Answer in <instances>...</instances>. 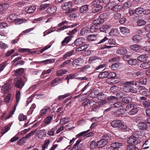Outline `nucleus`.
<instances>
[{
  "label": "nucleus",
  "mask_w": 150,
  "mask_h": 150,
  "mask_svg": "<svg viewBox=\"0 0 150 150\" xmlns=\"http://www.w3.org/2000/svg\"><path fill=\"white\" fill-rule=\"evenodd\" d=\"M111 125L113 127H119L121 129H125L127 127L124 125L123 122L120 120H114L111 122Z\"/></svg>",
  "instance_id": "nucleus-1"
},
{
  "label": "nucleus",
  "mask_w": 150,
  "mask_h": 150,
  "mask_svg": "<svg viewBox=\"0 0 150 150\" xmlns=\"http://www.w3.org/2000/svg\"><path fill=\"white\" fill-rule=\"evenodd\" d=\"M13 84L15 87L21 89L25 84L22 79L20 78H15L13 81Z\"/></svg>",
  "instance_id": "nucleus-2"
},
{
  "label": "nucleus",
  "mask_w": 150,
  "mask_h": 150,
  "mask_svg": "<svg viewBox=\"0 0 150 150\" xmlns=\"http://www.w3.org/2000/svg\"><path fill=\"white\" fill-rule=\"evenodd\" d=\"M127 142L129 144L135 145L139 143L140 142L138 140V138L131 136L128 138Z\"/></svg>",
  "instance_id": "nucleus-3"
},
{
  "label": "nucleus",
  "mask_w": 150,
  "mask_h": 150,
  "mask_svg": "<svg viewBox=\"0 0 150 150\" xmlns=\"http://www.w3.org/2000/svg\"><path fill=\"white\" fill-rule=\"evenodd\" d=\"M127 111L126 109L124 108L119 109L114 112L113 114L116 117H121L122 115L125 114V112Z\"/></svg>",
  "instance_id": "nucleus-4"
},
{
  "label": "nucleus",
  "mask_w": 150,
  "mask_h": 150,
  "mask_svg": "<svg viewBox=\"0 0 150 150\" xmlns=\"http://www.w3.org/2000/svg\"><path fill=\"white\" fill-rule=\"evenodd\" d=\"M116 76V74L114 72H110L108 73V75L107 77L108 78L107 80V82L109 84H114V82H110V79H115Z\"/></svg>",
  "instance_id": "nucleus-5"
},
{
  "label": "nucleus",
  "mask_w": 150,
  "mask_h": 150,
  "mask_svg": "<svg viewBox=\"0 0 150 150\" xmlns=\"http://www.w3.org/2000/svg\"><path fill=\"white\" fill-rule=\"evenodd\" d=\"M129 105V107L131 109L128 113L129 115H133L136 114L138 111V109L134 104H130Z\"/></svg>",
  "instance_id": "nucleus-6"
},
{
  "label": "nucleus",
  "mask_w": 150,
  "mask_h": 150,
  "mask_svg": "<svg viewBox=\"0 0 150 150\" xmlns=\"http://www.w3.org/2000/svg\"><path fill=\"white\" fill-rule=\"evenodd\" d=\"M50 109V107L48 106H45L40 111L38 117V118H41L46 115L47 111Z\"/></svg>",
  "instance_id": "nucleus-7"
},
{
  "label": "nucleus",
  "mask_w": 150,
  "mask_h": 150,
  "mask_svg": "<svg viewBox=\"0 0 150 150\" xmlns=\"http://www.w3.org/2000/svg\"><path fill=\"white\" fill-rule=\"evenodd\" d=\"M72 6V3L71 1H69L68 2L65 3L62 5V8L63 10H66L68 9V12L66 11L65 13H70L71 11L70 10V8Z\"/></svg>",
  "instance_id": "nucleus-8"
},
{
  "label": "nucleus",
  "mask_w": 150,
  "mask_h": 150,
  "mask_svg": "<svg viewBox=\"0 0 150 150\" xmlns=\"http://www.w3.org/2000/svg\"><path fill=\"white\" fill-rule=\"evenodd\" d=\"M108 142L107 139H102L97 142L96 146L99 148H102L104 147Z\"/></svg>",
  "instance_id": "nucleus-9"
},
{
  "label": "nucleus",
  "mask_w": 150,
  "mask_h": 150,
  "mask_svg": "<svg viewBox=\"0 0 150 150\" xmlns=\"http://www.w3.org/2000/svg\"><path fill=\"white\" fill-rule=\"evenodd\" d=\"M76 75L75 74H71L69 75H68L66 78V79L69 80L70 79H75L80 80H86L87 79V78L86 77H78L76 78Z\"/></svg>",
  "instance_id": "nucleus-10"
},
{
  "label": "nucleus",
  "mask_w": 150,
  "mask_h": 150,
  "mask_svg": "<svg viewBox=\"0 0 150 150\" xmlns=\"http://www.w3.org/2000/svg\"><path fill=\"white\" fill-rule=\"evenodd\" d=\"M114 3H113L110 6H109L108 8L115 12L118 11L120 10L121 6L120 5H117Z\"/></svg>",
  "instance_id": "nucleus-11"
},
{
  "label": "nucleus",
  "mask_w": 150,
  "mask_h": 150,
  "mask_svg": "<svg viewBox=\"0 0 150 150\" xmlns=\"http://www.w3.org/2000/svg\"><path fill=\"white\" fill-rule=\"evenodd\" d=\"M88 47V45L87 44H84L83 45L79 46L76 49L77 52H85L87 51V49Z\"/></svg>",
  "instance_id": "nucleus-12"
},
{
  "label": "nucleus",
  "mask_w": 150,
  "mask_h": 150,
  "mask_svg": "<svg viewBox=\"0 0 150 150\" xmlns=\"http://www.w3.org/2000/svg\"><path fill=\"white\" fill-rule=\"evenodd\" d=\"M120 31L121 33L124 35H126L130 33L129 29L127 27H120Z\"/></svg>",
  "instance_id": "nucleus-13"
},
{
  "label": "nucleus",
  "mask_w": 150,
  "mask_h": 150,
  "mask_svg": "<svg viewBox=\"0 0 150 150\" xmlns=\"http://www.w3.org/2000/svg\"><path fill=\"white\" fill-rule=\"evenodd\" d=\"M17 15L14 14L10 15L7 18V20L9 22H14L17 18Z\"/></svg>",
  "instance_id": "nucleus-14"
},
{
  "label": "nucleus",
  "mask_w": 150,
  "mask_h": 150,
  "mask_svg": "<svg viewBox=\"0 0 150 150\" xmlns=\"http://www.w3.org/2000/svg\"><path fill=\"white\" fill-rule=\"evenodd\" d=\"M137 125L140 129L143 130H146L148 127L146 123L144 122H139L138 124Z\"/></svg>",
  "instance_id": "nucleus-15"
},
{
  "label": "nucleus",
  "mask_w": 150,
  "mask_h": 150,
  "mask_svg": "<svg viewBox=\"0 0 150 150\" xmlns=\"http://www.w3.org/2000/svg\"><path fill=\"white\" fill-rule=\"evenodd\" d=\"M119 34V32L117 28H113L111 29L109 33L110 36H116Z\"/></svg>",
  "instance_id": "nucleus-16"
},
{
  "label": "nucleus",
  "mask_w": 150,
  "mask_h": 150,
  "mask_svg": "<svg viewBox=\"0 0 150 150\" xmlns=\"http://www.w3.org/2000/svg\"><path fill=\"white\" fill-rule=\"evenodd\" d=\"M10 89L9 84L5 83L2 86L1 91L2 92L6 93L10 90Z\"/></svg>",
  "instance_id": "nucleus-17"
},
{
  "label": "nucleus",
  "mask_w": 150,
  "mask_h": 150,
  "mask_svg": "<svg viewBox=\"0 0 150 150\" xmlns=\"http://www.w3.org/2000/svg\"><path fill=\"white\" fill-rule=\"evenodd\" d=\"M123 146V144L122 142H115L111 144L110 146L112 148H117V149L120 148Z\"/></svg>",
  "instance_id": "nucleus-18"
},
{
  "label": "nucleus",
  "mask_w": 150,
  "mask_h": 150,
  "mask_svg": "<svg viewBox=\"0 0 150 150\" xmlns=\"http://www.w3.org/2000/svg\"><path fill=\"white\" fill-rule=\"evenodd\" d=\"M127 51V49L122 47H119L117 50V52L119 54H126Z\"/></svg>",
  "instance_id": "nucleus-19"
},
{
  "label": "nucleus",
  "mask_w": 150,
  "mask_h": 150,
  "mask_svg": "<svg viewBox=\"0 0 150 150\" xmlns=\"http://www.w3.org/2000/svg\"><path fill=\"white\" fill-rule=\"evenodd\" d=\"M111 27V25H103L101 26L100 28V30L102 32H105L108 29H110Z\"/></svg>",
  "instance_id": "nucleus-20"
},
{
  "label": "nucleus",
  "mask_w": 150,
  "mask_h": 150,
  "mask_svg": "<svg viewBox=\"0 0 150 150\" xmlns=\"http://www.w3.org/2000/svg\"><path fill=\"white\" fill-rule=\"evenodd\" d=\"M74 51L73 50L66 52L63 55V59L64 60L70 57L74 54Z\"/></svg>",
  "instance_id": "nucleus-21"
},
{
  "label": "nucleus",
  "mask_w": 150,
  "mask_h": 150,
  "mask_svg": "<svg viewBox=\"0 0 150 150\" xmlns=\"http://www.w3.org/2000/svg\"><path fill=\"white\" fill-rule=\"evenodd\" d=\"M147 82V80L145 78H143L140 79L139 81L136 82L135 85L136 86H139L140 84L142 85H145Z\"/></svg>",
  "instance_id": "nucleus-22"
},
{
  "label": "nucleus",
  "mask_w": 150,
  "mask_h": 150,
  "mask_svg": "<svg viewBox=\"0 0 150 150\" xmlns=\"http://www.w3.org/2000/svg\"><path fill=\"white\" fill-rule=\"evenodd\" d=\"M35 9L34 6H28L25 8V11L28 13H32L34 11Z\"/></svg>",
  "instance_id": "nucleus-23"
},
{
  "label": "nucleus",
  "mask_w": 150,
  "mask_h": 150,
  "mask_svg": "<svg viewBox=\"0 0 150 150\" xmlns=\"http://www.w3.org/2000/svg\"><path fill=\"white\" fill-rule=\"evenodd\" d=\"M82 59L81 58H77L75 59L73 62L72 65L75 67H79L80 63L82 61Z\"/></svg>",
  "instance_id": "nucleus-24"
},
{
  "label": "nucleus",
  "mask_w": 150,
  "mask_h": 150,
  "mask_svg": "<svg viewBox=\"0 0 150 150\" xmlns=\"http://www.w3.org/2000/svg\"><path fill=\"white\" fill-rule=\"evenodd\" d=\"M56 7L54 6H51L47 9V12L48 13L52 14L56 11Z\"/></svg>",
  "instance_id": "nucleus-25"
},
{
  "label": "nucleus",
  "mask_w": 150,
  "mask_h": 150,
  "mask_svg": "<svg viewBox=\"0 0 150 150\" xmlns=\"http://www.w3.org/2000/svg\"><path fill=\"white\" fill-rule=\"evenodd\" d=\"M83 39L81 38H79L77 39L72 44L73 46H74V45L75 46H79L82 44L83 42Z\"/></svg>",
  "instance_id": "nucleus-26"
},
{
  "label": "nucleus",
  "mask_w": 150,
  "mask_h": 150,
  "mask_svg": "<svg viewBox=\"0 0 150 150\" xmlns=\"http://www.w3.org/2000/svg\"><path fill=\"white\" fill-rule=\"evenodd\" d=\"M140 67L144 69H147L150 67V62H143L140 65Z\"/></svg>",
  "instance_id": "nucleus-27"
},
{
  "label": "nucleus",
  "mask_w": 150,
  "mask_h": 150,
  "mask_svg": "<svg viewBox=\"0 0 150 150\" xmlns=\"http://www.w3.org/2000/svg\"><path fill=\"white\" fill-rule=\"evenodd\" d=\"M98 94V91L97 90H95L91 91L89 93V96L91 98H96L97 97Z\"/></svg>",
  "instance_id": "nucleus-28"
},
{
  "label": "nucleus",
  "mask_w": 150,
  "mask_h": 150,
  "mask_svg": "<svg viewBox=\"0 0 150 150\" xmlns=\"http://www.w3.org/2000/svg\"><path fill=\"white\" fill-rule=\"evenodd\" d=\"M52 119L53 117L52 116H48L44 120V122L46 125H49L51 123Z\"/></svg>",
  "instance_id": "nucleus-29"
},
{
  "label": "nucleus",
  "mask_w": 150,
  "mask_h": 150,
  "mask_svg": "<svg viewBox=\"0 0 150 150\" xmlns=\"http://www.w3.org/2000/svg\"><path fill=\"white\" fill-rule=\"evenodd\" d=\"M99 29V27L98 25L93 24L91 26L90 28V30L91 33H93L97 32Z\"/></svg>",
  "instance_id": "nucleus-30"
},
{
  "label": "nucleus",
  "mask_w": 150,
  "mask_h": 150,
  "mask_svg": "<svg viewBox=\"0 0 150 150\" xmlns=\"http://www.w3.org/2000/svg\"><path fill=\"white\" fill-rule=\"evenodd\" d=\"M67 72V70L65 69H61L57 71L56 75L57 76H61L65 74Z\"/></svg>",
  "instance_id": "nucleus-31"
},
{
  "label": "nucleus",
  "mask_w": 150,
  "mask_h": 150,
  "mask_svg": "<svg viewBox=\"0 0 150 150\" xmlns=\"http://www.w3.org/2000/svg\"><path fill=\"white\" fill-rule=\"evenodd\" d=\"M88 5H85L82 6L80 8V11L81 13H84L88 10Z\"/></svg>",
  "instance_id": "nucleus-32"
},
{
  "label": "nucleus",
  "mask_w": 150,
  "mask_h": 150,
  "mask_svg": "<svg viewBox=\"0 0 150 150\" xmlns=\"http://www.w3.org/2000/svg\"><path fill=\"white\" fill-rule=\"evenodd\" d=\"M70 119L69 117H64L60 120V123L62 125L68 123L70 120Z\"/></svg>",
  "instance_id": "nucleus-33"
},
{
  "label": "nucleus",
  "mask_w": 150,
  "mask_h": 150,
  "mask_svg": "<svg viewBox=\"0 0 150 150\" xmlns=\"http://www.w3.org/2000/svg\"><path fill=\"white\" fill-rule=\"evenodd\" d=\"M130 49L133 51H137L140 49V46L138 45H133L130 46Z\"/></svg>",
  "instance_id": "nucleus-34"
},
{
  "label": "nucleus",
  "mask_w": 150,
  "mask_h": 150,
  "mask_svg": "<svg viewBox=\"0 0 150 150\" xmlns=\"http://www.w3.org/2000/svg\"><path fill=\"white\" fill-rule=\"evenodd\" d=\"M128 62L130 65H135L139 63L137 60L136 59H132L129 60Z\"/></svg>",
  "instance_id": "nucleus-35"
},
{
  "label": "nucleus",
  "mask_w": 150,
  "mask_h": 150,
  "mask_svg": "<svg viewBox=\"0 0 150 150\" xmlns=\"http://www.w3.org/2000/svg\"><path fill=\"white\" fill-rule=\"evenodd\" d=\"M108 72L105 71L100 73L98 76V78L100 79H103L107 77Z\"/></svg>",
  "instance_id": "nucleus-36"
},
{
  "label": "nucleus",
  "mask_w": 150,
  "mask_h": 150,
  "mask_svg": "<svg viewBox=\"0 0 150 150\" xmlns=\"http://www.w3.org/2000/svg\"><path fill=\"white\" fill-rule=\"evenodd\" d=\"M103 22V20L100 17H99L93 21V23L95 25H97L98 24L102 23Z\"/></svg>",
  "instance_id": "nucleus-37"
},
{
  "label": "nucleus",
  "mask_w": 150,
  "mask_h": 150,
  "mask_svg": "<svg viewBox=\"0 0 150 150\" xmlns=\"http://www.w3.org/2000/svg\"><path fill=\"white\" fill-rule=\"evenodd\" d=\"M50 142V141L49 140H45L42 145V150H45L47 149Z\"/></svg>",
  "instance_id": "nucleus-38"
},
{
  "label": "nucleus",
  "mask_w": 150,
  "mask_h": 150,
  "mask_svg": "<svg viewBox=\"0 0 150 150\" xmlns=\"http://www.w3.org/2000/svg\"><path fill=\"white\" fill-rule=\"evenodd\" d=\"M21 94L20 92L18 91H16V106L18 103L21 98Z\"/></svg>",
  "instance_id": "nucleus-39"
},
{
  "label": "nucleus",
  "mask_w": 150,
  "mask_h": 150,
  "mask_svg": "<svg viewBox=\"0 0 150 150\" xmlns=\"http://www.w3.org/2000/svg\"><path fill=\"white\" fill-rule=\"evenodd\" d=\"M88 32V28L86 27H84L80 31V34L82 35H86Z\"/></svg>",
  "instance_id": "nucleus-40"
},
{
  "label": "nucleus",
  "mask_w": 150,
  "mask_h": 150,
  "mask_svg": "<svg viewBox=\"0 0 150 150\" xmlns=\"http://www.w3.org/2000/svg\"><path fill=\"white\" fill-rule=\"evenodd\" d=\"M141 39V37L138 35H134L132 38L133 41L135 43L138 42Z\"/></svg>",
  "instance_id": "nucleus-41"
},
{
  "label": "nucleus",
  "mask_w": 150,
  "mask_h": 150,
  "mask_svg": "<svg viewBox=\"0 0 150 150\" xmlns=\"http://www.w3.org/2000/svg\"><path fill=\"white\" fill-rule=\"evenodd\" d=\"M26 21L25 19L22 18H16L14 23L16 25L21 24Z\"/></svg>",
  "instance_id": "nucleus-42"
},
{
  "label": "nucleus",
  "mask_w": 150,
  "mask_h": 150,
  "mask_svg": "<svg viewBox=\"0 0 150 150\" xmlns=\"http://www.w3.org/2000/svg\"><path fill=\"white\" fill-rule=\"evenodd\" d=\"M97 38V35L95 34H91L89 35L88 38V39L90 41L95 40Z\"/></svg>",
  "instance_id": "nucleus-43"
},
{
  "label": "nucleus",
  "mask_w": 150,
  "mask_h": 150,
  "mask_svg": "<svg viewBox=\"0 0 150 150\" xmlns=\"http://www.w3.org/2000/svg\"><path fill=\"white\" fill-rule=\"evenodd\" d=\"M132 98L129 97L127 96L123 98L122 99V102L123 103H128L131 102Z\"/></svg>",
  "instance_id": "nucleus-44"
},
{
  "label": "nucleus",
  "mask_w": 150,
  "mask_h": 150,
  "mask_svg": "<svg viewBox=\"0 0 150 150\" xmlns=\"http://www.w3.org/2000/svg\"><path fill=\"white\" fill-rule=\"evenodd\" d=\"M124 105V104L122 103L117 102L113 104V106L114 108H118L121 107H123Z\"/></svg>",
  "instance_id": "nucleus-45"
},
{
  "label": "nucleus",
  "mask_w": 150,
  "mask_h": 150,
  "mask_svg": "<svg viewBox=\"0 0 150 150\" xmlns=\"http://www.w3.org/2000/svg\"><path fill=\"white\" fill-rule=\"evenodd\" d=\"M127 150H136L138 149L135 145L129 144L127 146Z\"/></svg>",
  "instance_id": "nucleus-46"
},
{
  "label": "nucleus",
  "mask_w": 150,
  "mask_h": 150,
  "mask_svg": "<svg viewBox=\"0 0 150 150\" xmlns=\"http://www.w3.org/2000/svg\"><path fill=\"white\" fill-rule=\"evenodd\" d=\"M76 25L75 24H73L71 25H69L68 26H64L62 27H60L59 29H58L57 30V31L58 32L59 31L68 28H70L71 27L73 28L75 27Z\"/></svg>",
  "instance_id": "nucleus-47"
},
{
  "label": "nucleus",
  "mask_w": 150,
  "mask_h": 150,
  "mask_svg": "<svg viewBox=\"0 0 150 150\" xmlns=\"http://www.w3.org/2000/svg\"><path fill=\"white\" fill-rule=\"evenodd\" d=\"M130 88H131V86L129 85H125L123 88V91L125 92L129 93Z\"/></svg>",
  "instance_id": "nucleus-48"
},
{
  "label": "nucleus",
  "mask_w": 150,
  "mask_h": 150,
  "mask_svg": "<svg viewBox=\"0 0 150 150\" xmlns=\"http://www.w3.org/2000/svg\"><path fill=\"white\" fill-rule=\"evenodd\" d=\"M8 7V5L7 4H3L0 5V11H1L7 9Z\"/></svg>",
  "instance_id": "nucleus-49"
},
{
  "label": "nucleus",
  "mask_w": 150,
  "mask_h": 150,
  "mask_svg": "<svg viewBox=\"0 0 150 150\" xmlns=\"http://www.w3.org/2000/svg\"><path fill=\"white\" fill-rule=\"evenodd\" d=\"M138 60L141 62H143L146 60V55H141L137 58Z\"/></svg>",
  "instance_id": "nucleus-50"
},
{
  "label": "nucleus",
  "mask_w": 150,
  "mask_h": 150,
  "mask_svg": "<svg viewBox=\"0 0 150 150\" xmlns=\"http://www.w3.org/2000/svg\"><path fill=\"white\" fill-rule=\"evenodd\" d=\"M71 37L67 36L65 38L64 40H63L61 42L62 45L63 46L65 43L67 44L70 41Z\"/></svg>",
  "instance_id": "nucleus-51"
},
{
  "label": "nucleus",
  "mask_w": 150,
  "mask_h": 150,
  "mask_svg": "<svg viewBox=\"0 0 150 150\" xmlns=\"http://www.w3.org/2000/svg\"><path fill=\"white\" fill-rule=\"evenodd\" d=\"M54 62L55 60L54 59H48L42 61V62L44 63L45 64H47L53 63Z\"/></svg>",
  "instance_id": "nucleus-52"
},
{
  "label": "nucleus",
  "mask_w": 150,
  "mask_h": 150,
  "mask_svg": "<svg viewBox=\"0 0 150 150\" xmlns=\"http://www.w3.org/2000/svg\"><path fill=\"white\" fill-rule=\"evenodd\" d=\"M146 22L143 19H141L138 20L137 22V25L139 26H141L145 24Z\"/></svg>",
  "instance_id": "nucleus-53"
},
{
  "label": "nucleus",
  "mask_w": 150,
  "mask_h": 150,
  "mask_svg": "<svg viewBox=\"0 0 150 150\" xmlns=\"http://www.w3.org/2000/svg\"><path fill=\"white\" fill-rule=\"evenodd\" d=\"M143 8H138L136 9L135 13L137 15L141 14L143 12Z\"/></svg>",
  "instance_id": "nucleus-54"
},
{
  "label": "nucleus",
  "mask_w": 150,
  "mask_h": 150,
  "mask_svg": "<svg viewBox=\"0 0 150 150\" xmlns=\"http://www.w3.org/2000/svg\"><path fill=\"white\" fill-rule=\"evenodd\" d=\"M10 129L9 126H6L5 127L4 129H2V132L1 133V136H3L4 134L7 132Z\"/></svg>",
  "instance_id": "nucleus-55"
},
{
  "label": "nucleus",
  "mask_w": 150,
  "mask_h": 150,
  "mask_svg": "<svg viewBox=\"0 0 150 150\" xmlns=\"http://www.w3.org/2000/svg\"><path fill=\"white\" fill-rule=\"evenodd\" d=\"M11 97V94L10 93H8L4 98L5 102L7 103H9Z\"/></svg>",
  "instance_id": "nucleus-56"
},
{
  "label": "nucleus",
  "mask_w": 150,
  "mask_h": 150,
  "mask_svg": "<svg viewBox=\"0 0 150 150\" xmlns=\"http://www.w3.org/2000/svg\"><path fill=\"white\" fill-rule=\"evenodd\" d=\"M71 62V60H67L64 62L62 64L59 65L60 67L62 68L65 67V66L69 64Z\"/></svg>",
  "instance_id": "nucleus-57"
},
{
  "label": "nucleus",
  "mask_w": 150,
  "mask_h": 150,
  "mask_svg": "<svg viewBox=\"0 0 150 150\" xmlns=\"http://www.w3.org/2000/svg\"><path fill=\"white\" fill-rule=\"evenodd\" d=\"M53 69V68L52 67L48 70H44L42 73L41 75L44 76V75L45 74H50V72L52 71Z\"/></svg>",
  "instance_id": "nucleus-58"
},
{
  "label": "nucleus",
  "mask_w": 150,
  "mask_h": 150,
  "mask_svg": "<svg viewBox=\"0 0 150 150\" xmlns=\"http://www.w3.org/2000/svg\"><path fill=\"white\" fill-rule=\"evenodd\" d=\"M98 59V58L95 56H93L90 57L89 59V63H92L96 59Z\"/></svg>",
  "instance_id": "nucleus-59"
},
{
  "label": "nucleus",
  "mask_w": 150,
  "mask_h": 150,
  "mask_svg": "<svg viewBox=\"0 0 150 150\" xmlns=\"http://www.w3.org/2000/svg\"><path fill=\"white\" fill-rule=\"evenodd\" d=\"M107 100L110 102H112L115 100H118L117 98L114 96H108L107 97Z\"/></svg>",
  "instance_id": "nucleus-60"
},
{
  "label": "nucleus",
  "mask_w": 150,
  "mask_h": 150,
  "mask_svg": "<svg viewBox=\"0 0 150 150\" xmlns=\"http://www.w3.org/2000/svg\"><path fill=\"white\" fill-rule=\"evenodd\" d=\"M102 7L100 6H98L93 7V12L95 13L98 12L101 8Z\"/></svg>",
  "instance_id": "nucleus-61"
},
{
  "label": "nucleus",
  "mask_w": 150,
  "mask_h": 150,
  "mask_svg": "<svg viewBox=\"0 0 150 150\" xmlns=\"http://www.w3.org/2000/svg\"><path fill=\"white\" fill-rule=\"evenodd\" d=\"M143 105L145 108H150V102L149 101H144L143 103Z\"/></svg>",
  "instance_id": "nucleus-62"
},
{
  "label": "nucleus",
  "mask_w": 150,
  "mask_h": 150,
  "mask_svg": "<svg viewBox=\"0 0 150 150\" xmlns=\"http://www.w3.org/2000/svg\"><path fill=\"white\" fill-rule=\"evenodd\" d=\"M0 47L2 49H5L7 48L8 46L7 45L1 41L0 42Z\"/></svg>",
  "instance_id": "nucleus-63"
},
{
  "label": "nucleus",
  "mask_w": 150,
  "mask_h": 150,
  "mask_svg": "<svg viewBox=\"0 0 150 150\" xmlns=\"http://www.w3.org/2000/svg\"><path fill=\"white\" fill-rule=\"evenodd\" d=\"M100 3V1L99 0H95L92 1L91 4L92 6H95L99 5Z\"/></svg>",
  "instance_id": "nucleus-64"
}]
</instances>
